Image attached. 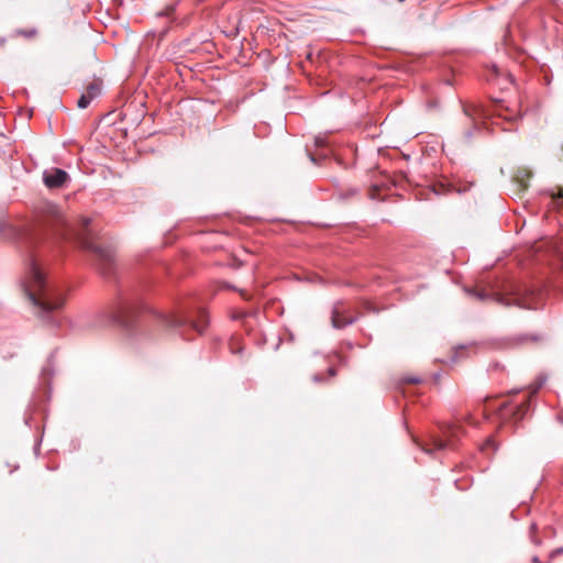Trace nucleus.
I'll return each instance as SVG.
<instances>
[{"label": "nucleus", "instance_id": "1", "mask_svg": "<svg viewBox=\"0 0 563 563\" xmlns=\"http://www.w3.org/2000/svg\"><path fill=\"white\" fill-rule=\"evenodd\" d=\"M90 219L84 220V228L78 233L79 246L91 254L103 275L113 271L115 265V249L112 245H99L96 235L89 229Z\"/></svg>", "mask_w": 563, "mask_h": 563}, {"label": "nucleus", "instance_id": "2", "mask_svg": "<svg viewBox=\"0 0 563 563\" xmlns=\"http://www.w3.org/2000/svg\"><path fill=\"white\" fill-rule=\"evenodd\" d=\"M24 292L38 312H48L60 308L65 302L63 291L53 284H24Z\"/></svg>", "mask_w": 563, "mask_h": 563}, {"label": "nucleus", "instance_id": "3", "mask_svg": "<svg viewBox=\"0 0 563 563\" xmlns=\"http://www.w3.org/2000/svg\"><path fill=\"white\" fill-rule=\"evenodd\" d=\"M441 430H442V434H443L444 439L432 437V439H431L432 448H430V444H421L420 445L424 452L431 453L433 450H444L448 448H453L456 439L459 438L460 433L462 432V428L456 423L443 424Z\"/></svg>", "mask_w": 563, "mask_h": 563}, {"label": "nucleus", "instance_id": "4", "mask_svg": "<svg viewBox=\"0 0 563 563\" xmlns=\"http://www.w3.org/2000/svg\"><path fill=\"white\" fill-rule=\"evenodd\" d=\"M488 285L489 284H465L464 291L478 301L501 302V296L488 288Z\"/></svg>", "mask_w": 563, "mask_h": 563}, {"label": "nucleus", "instance_id": "5", "mask_svg": "<svg viewBox=\"0 0 563 563\" xmlns=\"http://www.w3.org/2000/svg\"><path fill=\"white\" fill-rule=\"evenodd\" d=\"M69 180L67 172L60 168H52L43 173V183L48 189L63 188Z\"/></svg>", "mask_w": 563, "mask_h": 563}, {"label": "nucleus", "instance_id": "6", "mask_svg": "<svg viewBox=\"0 0 563 563\" xmlns=\"http://www.w3.org/2000/svg\"><path fill=\"white\" fill-rule=\"evenodd\" d=\"M354 320L355 318L347 312L344 303L338 302L334 305L331 314V323L334 328L342 329L353 323Z\"/></svg>", "mask_w": 563, "mask_h": 563}, {"label": "nucleus", "instance_id": "7", "mask_svg": "<svg viewBox=\"0 0 563 563\" xmlns=\"http://www.w3.org/2000/svg\"><path fill=\"white\" fill-rule=\"evenodd\" d=\"M101 87L102 81L99 79H96L91 81L87 88L86 91L80 96V98L77 101V107L79 109H86L92 100H95L97 97L101 93Z\"/></svg>", "mask_w": 563, "mask_h": 563}, {"label": "nucleus", "instance_id": "8", "mask_svg": "<svg viewBox=\"0 0 563 563\" xmlns=\"http://www.w3.org/2000/svg\"><path fill=\"white\" fill-rule=\"evenodd\" d=\"M26 271L30 275L27 282H46L47 274L35 256H31L27 262Z\"/></svg>", "mask_w": 563, "mask_h": 563}, {"label": "nucleus", "instance_id": "9", "mask_svg": "<svg viewBox=\"0 0 563 563\" xmlns=\"http://www.w3.org/2000/svg\"><path fill=\"white\" fill-rule=\"evenodd\" d=\"M508 406V401H504L498 406H495L493 398H486L484 405V415L488 417L490 413L496 412L500 420L506 421L508 418L506 417L505 410Z\"/></svg>", "mask_w": 563, "mask_h": 563}, {"label": "nucleus", "instance_id": "10", "mask_svg": "<svg viewBox=\"0 0 563 563\" xmlns=\"http://www.w3.org/2000/svg\"><path fill=\"white\" fill-rule=\"evenodd\" d=\"M157 320L167 329H173L183 325L186 320L185 318L176 313H161L156 314Z\"/></svg>", "mask_w": 563, "mask_h": 563}, {"label": "nucleus", "instance_id": "11", "mask_svg": "<svg viewBox=\"0 0 563 563\" xmlns=\"http://www.w3.org/2000/svg\"><path fill=\"white\" fill-rule=\"evenodd\" d=\"M463 112L467 118H470V120H472L474 129L477 130L476 121L485 117L483 108L477 104L465 103L463 104Z\"/></svg>", "mask_w": 563, "mask_h": 563}, {"label": "nucleus", "instance_id": "12", "mask_svg": "<svg viewBox=\"0 0 563 563\" xmlns=\"http://www.w3.org/2000/svg\"><path fill=\"white\" fill-rule=\"evenodd\" d=\"M228 289L239 292L243 299L249 300V301H251V300L255 301L262 297V292L258 288L249 289V288L236 287L234 285H229Z\"/></svg>", "mask_w": 563, "mask_h": 563}, {"label": "nucleus", "instance_id": "13", "mask_svg": "<svg viewBox=\"0 0 563 563\" xmlns=\"http://www.w3.org/2000/svg\"><path fill=\"white\" fill-rule=\"evenodd\" d=\"M538 388L533 389V391L530 394V396L522 401L520 405L517 406L516 410L511 412V419L515 421H519L523 418L525 413L527 412L529 408L530 397L536 394Z\"/></svg>", "mask_w": 563, "mask_h": 563}, {"label": "nucleus", "instance_id": "14", "mask_svg": "<svg viewBox=\"0 0 563 563\" xmlns=\"http://www.w3.org/2000/svg\"><path fill=\"white\" fill-rule=\"evenodd\" d=\"M37 29L36 27H27V29H15L11 34V38L15 37H24L26 40H33L37 36Z\"/></svg>", "mask_w": 563, "mask_h": 563}, {"label": "nucleus", "instance_id": "15", "mask_svg": "<svg viewBox=\"0 0 563 563\" xmlns=\"http://www.w3.org/2000/svg\"><path fill=\"white\" fill-rule=\"evenodd\" d=\"M208 324V316L205 310H199L198 317L196 320L191 321V327L198 331L199 333H202Z\"/></svg>", "mask_w": 563, "mask_h": 563}, {"label": "nucleus", "instance_id": "16", "mask_svg": "<svg viewBox=\"0 0 563 563\" xmlns=\"http://www.w3.org/2000/svg\"><path fill=\"white\" fill-rule=\"evenodd\" d=\"M537 525L532 523L529 528V537H530V540L531 542L539 547L542 544V540L537 536Z\"/></svg>", "mask_w": 563, "mask_h": 563}, {"label": "nucleus", "instance_id": "17", "mask_svg": "<svg viewBox=\"0 0 563 563\" xmlns=\"http://www.w3.org/2000/svg\"><path fill=\"white\" fill-rule=\"evenodd\" d=\"M422 382L421 377L415 375H406L401 378V383L405 384H420Z\"/></svg>", "mask_w": 563, "mask_h": 563}, {"label": "nucleus", "instance_id": "18", "mask_svg": "<svg viewBox=\"0 0 563 563\" xmlns=\"http://www.w3.org/2000/svg\"><path fill=\"white\" fill-rule=\"evenodd\" d=\"M174 11H175V4H169L163 11L157 13V15L158 16H169L174 13Z\"/></svg>", "mask_w": 563, "mask_h": 563}, {"label": "nucleus", "instance_id": "19", "mask_svg": "<svg viewBox=\"0 0 563 563\" xmlns=\"http://www.w3.org/2000/svg\"><path fill=\"white\" fill-rule=\"evenodd\" d=\"M560 554H563V548H558V549L553 550L550 553V559H554L555 556H558Z\"/></svg>", "mask_w": 563, "mask_h": 563}, {"label": "nucleus", "instance_id": "20", "mask_svg": "<svg viewBox=\"0 0 563 563\" xmlns=\"http://www.w3.org/2000/svg\"><path fill=\"white\" fill-rule=\"evenodd\" d=\"M356 194H357V190H352V191H350V192L342 194V195H341V197H342L343 199H346V198H349L350 196H354V195H356Z\"/></svg>", "mask_w": 563, "mask_h": 563}, {"label": "nucleus", "instance_id": "21", "mask_svg": "<svg viewBox=\"0 0 563 563\" xmlns=\"http://www.w3.org/2000/svg\"><path fill=\"white\" fill-rule=\"evenodd\" d=\"M488 446H492V448H493V450H495L494 441H493V440H490V439H488V440L486 441V443H485V445H484L483 450H485V449H486V448H488Z\"/></svg>", "mask_w": 563, "mask_h": 563}, {"label": "nucleus", "instance_id": "22", "mask_svg": "<svg viewBox=\"0 0 563 563\" xmlns=\"http://www.w3.org/2000/svg\"><path fill=\"white\" fill-rule=\"evenodd\" d=\"M7 229L10 230V231L13 230L11 227H9V225H7L4 223H0V235L2 234V231L7 230Z\"/></svg>", "mask_w": 563, "mask_h": 563}, {"label": "nucleus", "instance_id": "23", "mask_svg": "<svg viewBox=\"0 0 563 563\" xmlns=\"http://www.w3.org/2000/svg\"><path fill=\"white\" fill-rule=\"evenodd\" d=\"M296 282H313V280L308 277L296 276Z\"/></svg>", "mask_w": 563, "mask_h": 563}, {"label": "nucleus", "instance_id": "24", "mask_svg": "<svg viewBox=\"0 0 563 563\" xmlns=\"http://www.w3.org/2000/svg\"><path fill=\"white\" fill-rule=\"evenodd\" d=\"M328 372L330 376H335L336 374V371L333 367H330Z\"/></svg>", "mask_w": 563, "mask_h": 563}, {"label": "nucleus", "instance_id": "25", "mask_svg": "<svg viewBox=\"0 0 563 563\" xmlns=\"http://www.w3.org/2000/svg\"><path fill=\"white\" fill-rule=\"evenodd\" d=\"M7 43L5 37H0V47H2Z\"/></svg>", "mask_w": 563, "mask_h": 563}, {"label": "nucleus", "instance_id": "26", "mask_svg": "<svg viewBox=\"0 0 563 563\" xmlns=\"http://www.w3.org/2000/svg\"><path fill=\"white\" fill-rule=\"evenodd\" d=\"M313 380L319 383V382H322V378L320 375H314Z\"/></svg>", "mask_w": 563, "mask_h": 563}, {"label": "nucleus", "instance_id": "27", "mask_svg": "<svg viewBox=\"0 0 563 563\" xmlns=\"http://www.w3.org/2000/svg\"><path fill=\"white\" fill-rule=\"evenodd\" d=\"M533 563H542L537 555L532 558Z\"/></svg>", "mask_w": 563, "mask_h": 563}, {"label": "nucleus", "instance_id": "28", "mask_svg": "<svg viewBox=\"0 0 563 563\" xmlns=\"http://www.w3.org/2000/svg\"><path fill=\"white\" fill-rule=\"evenodd\" d=\"M472 135H473V131H472V130H470V131H467V132H466V137H467V139H471V137H472Z\"/></svg>", "mask_w": 563, "mask_h": 563}, {"label": "nucleus", "instance_id": "29", "mask_svg": "<svg viewBox=\"0 0 563 563\" xmlns=\"http://www.w3.org/2000/svg\"><path fill=\"white\" fill-rule=\"evenodd\" d=\"M559 197L563 199V192H561V194L559 195Z\"/></svg>", "mask_w": 563, "mask_h": 563}, {"label": "nucleus", "instance_id": "30", "mask_svg": "<svg viewBox=\"0 0 563 563\" xmlns=\"http://www.w3.org/2000/svg\"><path fill=\"white\" fill-rule=\"evenodd\" d=\"M399 2H404L405 0H398Z\"/></svg>", "mask_w": 563, "mask_h": 563}]
</instances>
